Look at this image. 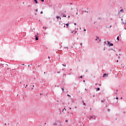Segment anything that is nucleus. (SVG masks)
Listing matches in <instances>:
<instances>
[{"mask_svg":"<svg viewBox=\"0 0 126 126\" xmlns=\"http://www.w3.org/2000/svg\"><path fill=\"white\" fill-rule=\"evenodd\" d=\"M108 42V44L109 45V46H114V44L111 43L110 41H107Z\"/></svg>","mask_w":126,"mask_h":126,"instance_id":"f03ea898","label":"nucleus"},{"mask_svg":"<svg viewBox=\"0 0 126 126\" xmlns=\"http://www.w3.org/2000/svg\"><path fill=\"white\" fill-rule=\"evenodd\" d=\"M106 43V41H105V42H104V44H105Z\"/></svg>","mask_w":126,"mask_h":126,"instance_id":"c756f323","label":"nucleus"},{"mask_svg":"<svg viewBox=\"0 0 126 126\" xmlns=\"http://www.w3.org/2000/svg\"><path fill=\"white\" fill-rule=\"evenodd\" d=\"M64 49H68V47H64Z\"/></svg>","mask_w":126,"mask_h":126,"instance_id":"a211bd4d","label":"nucleus"},{"mask_svg":"<svg viewBox=\"0 0 126 126\" xmlns=\"http://www.w3.org/2000/svg\"><path fill=\"white\" fill-rule=\"evenodd\" d=\"M116 99H117V100H118V99H119L118 97H116Z\"/></svg>","mask_w":126,"mask_h":126,"instance_id":"aec40b11","label":"nucleus"},{"mask_svg":"<svg viewBox=\"0 0 126 126\" xmlns=\"http://www.w3.org/2000/svg\"><path fill=\"white\" fill-rule=\"evenodd\" d=\"M69 109H71V110L72 109V108H69Z\"/></svg>","mask_w":126,"mask_h":126,"instance_id":"c9c22d12","label":"nucleus"},{"mask_svg":"<svg viewBox=\"0 0 126 126\" xmlns=\"http://www.w3.org/2000/svg\"><path fill=\"white\" fill-rule=\"evenodd\" d=\"M71 12H72V14H73V15H75V10H76V11H78V10H77V8H73L72 7L71 8ZM76 15H78V12H76Z\"/></svg>","mask_w":126,"mask_h":126,"instance_id":"f257e3e1","label":"nucleus"},{"mask_svg":"<svg viewBox=\"0 0 126 126\" xmlns=\"http://www.w3.org/2000/svg\"><path fill=\"white\" fill-rule=\"evenodd\" d=\"M83 9L82 8H80V13H83V12H82Z\"/></svg>","mask_w":126,"mask_h":126,"instance_id":"20e7f679","label":"nucleus"},{"mask_svg":"<svg viewBox=\"0 0 126 126\" xmlns=\"http://www.w3.org/2000/svg\"><path fill=\"white\" fill-rule=\"evenodd\" d=\"M84 82H85V80H84Z\"/></svg>","mask_w":126,"mask_h":126,"instance_id":"6e6d98bb","label":"nucleus"},{"mask_svg":"<svg viewBox=\"0 0 126 126\" xmlns=\"http://www.w3.org/2000/svg\"><path fill=\"white\" fill-rule=\"evenodd\" d=\"M117 62L118 63V62H119V60H117Z\"/></svg>","mask_w":126,"mask_h":126,"instance_id":"7c9ffc66","label":"nucleus"},{"mask_svg":"<svg viewBox=\"0 0 126 126\" xmlns=\"http://www.w3.org/2000/svg\"><path fill=\"white\" fill-rule=\"evenodd\" d=\"M45 125H46V123H45Z\"/></svg>","mask_w":126,"mask_h":126,"instance_id":"5fc2aeb1","label":"nucleus"},{"mask_svg":"<svg viewBox=\"0 0 126 126\" xmlns=\"http://www.w3.org/2000/svg\"><path fill=\"white\" fill-rule=\"evenodd\" d=\"M28 87V85H26L25 88H27Z\"/></svg>","mask_w":126,"mask_h":126,"instance_id":"cd10ccee","label":"nucleus"},{"mask_svg":"<svg viewBox=\"0 0 126 126\" xmlns=\"http://www.w3.org/2000/svg\"><path fill=\"white\" fill-rule=\"evenodd\" d=\"M65 25L67 26V27H68V24H66Z\"/></svg>","mask_w":126,"mask_h":126,"instance_id":"dca6fc26","label":"nucleus"},{"mask_svg":"<svg viewBox=\"0 0 126 126\" xmlns=\"http://www.w3.org/2000/svg\"><path fill=\"white\" fill-rule=\"evenodd\" d=\"M63 16H65V15H63Z\"/></svg>","mask_w":126,"mask_h":126,"instance_id":"473e14b6","label":"nucleus"},{"mask_svg":"<svg viewBox=\"0 0 126 126\" xmlns=\"http://www.w3.org/2000/svg\"><path fill=\"white\" fill-rule=\"evenodd\" d=\"M62 65H63V66L66 67V64H62Z\"/></svg>","mask_w":126,"mask_h":126,"instance_id":"6e6552de","label":"nucleus"},{"mask_svg":"<svg viewBox=\"0 0 126 126\" xmlns=\"http://www.w3.org/2000/svg\"><path fill=\"white\" fill-rule=\"evenodd\" d=\"M40 13H41V14H42V13H43V11H41Z\"/></svg>","mask_w":126,"mask_h":126,"instance_id":"4be33fe9","label":"nucleus"},{"mask_svg":"<svg viewBox=\"0 0 126 126\" xmlns=\"http://www.w3.org/2000/svg\"><path fill=\"white\" fill-rule=\"evenodd\" d=\"M37 35H38V33H37Z\"/></svg>","mask_w":126,"mask_h":126,"instance_id":"09e8293b","label":"nucleus"},{"mask_svg":"<svg viewBox=\"0 0 126 126\" xmlns=\"http://www.w3.org/2000/svg\"><path fill=\"white\" fill-rule=\"evenodd\" d=\"M117 40H118V41H119V36L117 37Z\"/></svg>","mask_w":126,"mask_h":126,"instance_id":"4468645a","label":"nucleus"},{"mask_svg":"<svg viewBox=\"0 0 126 126\" xmlns=\"http://www.w3.org/2000/svg\"><path fill=\"white\" fill-rule=\"evenodd\" d=\"M35 40L37 41L38 40V36H35Z\"/></svg>","mask_w":126,"mask_h":126,"instance_id":"39448f33","label":"nucleus"},{"mask_svg":"<svg viewBox=\"0 0 126 126\" xmlns=\"http://www.w3.org/2000/svg\"><path fill=\"white\" fill-rule=\"evenodd\" d=\"M121 99H123V97H121Z\"/></svg>","mask_w":126,"mask_h":126,"instance_id":"c03bdc74","label":"nucleus"},{"mask_svg":"<svg viewBox=\"0 0 126 126\" xmlns=\"http://www.w3.org/2000/svg\"><path fill=\"white\" fill-rule=\"evenodd\" d=\"M101 102H104V99L101 100Z\"/></svg>","mask_w":126,"mask_h":126,"instance_id":"2eb2a0df","label":"nucleus"},{"mask_svg":"<svg viewBox=\"0 0 126 126\" xmlns=\"http://www.w3.org/2000/svg\"><path fill=\"white\" fill-rule=\"evenodd\" d=\"M68 18H70V16H68Z\"/></svg>","mask_w":126,"mask_h":126,"instance_id":"603ef678","label":"nucleus"},{"mask_svg":"<svg viewBox=\"0 0 126 126\" xmlns=\"http://www.w3.org/2000/svg\"><path fill=\"white\" fill-rule=\"evenodd\" d=\"M34 1L35 2V3H38V1H37V0H34Z\"/></svg>","mask_w":126,"mask_h":126,"instance_id":"0eeeda50","label":"nucleus"},{"mask_svg":"<svg viewBox=\"0 0 126 126\" xmlns=\"http://www.w3.org/2000/svg\"><path fill=\"white\" fill-rule=\"evenodd\" d=\"M100 90V88H98L97 89H96V91H99Z\"/></svg>","mask_w":126,"mask_h":126,"instance_id":"9d476101","label":"nucleus"},{"mask_svg":"<svg viewBox=\"0 0 126 126\" xmlns=\"http://www.w3.org/2000/svg\"><path fill=\"white\" fill-rule=\"evenodd\" d=\"M120 11H121V12H124V9H121V10H120Z\"/></svg>","mask_w":126,"mask_h":126,"instance_id":"f8f14e48","label":"nucleus"},{"mask_svg":"<svg viewBox=\"0 0 126 126\" xmlns=\"http://www.w3.org/2000/svg\"><path fill=\"white\" fill-rule=\"evenodd\" d=\"M75 108H76V109L77 108V107H76V106L75 107Z\"/></svg>","mask_w":126,"mask_h":126,"instance_id":"3c124183","label":"nucleus"},{"mask_svg":"<svg viewBox=\"0 0 126 126\" xmlns=\"http://www.w3.org/2000/svg\"><path fill=\"white\" fill-rule=\"evenodd\" d=\"M65 122L67 123L68 122V120H65Z\"/></svg>","mask_w":126,"mask_h":126,"instance_id":"b1692460","label":"nucleus"},{"mask_svg":"<svg viewBox=\"0 0 126 126\" xmlns=\"http://www.w3.org/2000/svg\"><path fill=\"white\" fill-rule=\"evenodd\" d=\"M83 105H84L85 106L86 105V104H85V102H84Z\"/></svg>","mask_w":126,"mask_h":126,"instance_id":"a878e982","label":"nucleus"},{"mask_svg":"<svg viewBox=\"0 0 126 126\" xmlns=\"http://www.w3.org/2000/svg\"><path fill=\"white\" fill-rule=\"evenodd\" d=\"M99 39V37H96V39H95V41H97Z\"/></svg>","mask_w":126,"mask_h":126,"instance_id":"9b49d317","label":"nucleus"},{"mask_svg":"<svg viewBox=\"0 0 126 126\" xmlns=\"http://www.w3.org/2000/svg\"><path fill=\"white\" fill-rule=\"evenodd\" d=\"M83 78V76H80V78Z\"/></svg>","mask_w":126,"mask_h":126,"instance_id":"393cba45","label":"nucleus"},{"mask_svg":"<svg viewBox=\"0 0 126 126\" xmlns=\"http://www.w3.org/2000/svg\"><path fill=\"white\" fill-rule=\"evenodd\" d=\"M70 4H72V3H70Z\"/></svg>","mask_w":126,"mask_h":126,"instance_id":"de8ad7c7","label":"nucleus"},{"mask_svg":"<svg viewBox=\"0 0 126 126\" xmlns=\"http://www.w3.org/2000/svg\"><path fill=\"white\" fill-rule=\"evenodd\" d=\"M38 9H36V11H37Z\"/></svg>","mask_w":126,"mask_h":126,"instance_id":"58836bf2","label":"nucleus"},{"mask_svg":"<svg viewBox=\"0 0 126 126\" xmlns=\"http://www.w3.org/2000/svg\"><path fill=\"white\" fill-rule=\"evenodd\" d=\"M17 1H18V0H16Z\"/></svg>","mask_w":126,"mask_h":126,"instance_id":"49530a36","label":"nucleus"},{"mask_svg":"<svg viewBox=\"0 0 126 126\" xmlns=\"http://www.w3.org/2000/svg\"><path fill=\"white\" fill-rule=\"evenodd\" d=\"M105 76H106V77H108V74H104L103 76H102V77H104Z\"/></svg>","mask_w":126,"mask_h":126,"instance_id":"423d86ee","label":"nucleus"},{"mask_svg":"<svg viewBox=\"0 0 126 126\" xmlns=\"http://www.w3.org/2000/svg\"><path fill=\"white\" fill-rule=\"evenodd\" d=\"M61 126H62V124H61Z\"/></svg>","mask_w":126,"mask_h":126,"instance_id":"a18cd8bd","label":"nucleus"},{"mask_svg":"<svg viewBox=\"0 0 126 126\" xmlns=\"http://www.w3.org/2000/svg\"><path fill=\"white\" fill-rule=\"evenodd\" d=\"M60 25H62V26H63V27H65V24H63V23H60Z\"/></svg>","mask_w":126,"mask_h":126,"instance_id":"7ed1b4c3","label":"nucleus"},{"mask_svg":"<svg viewBox=\"0 0 126 126\" xmlns=\"http://www.w3.org/2000/svg\"><path fill=\"white\" fill-rule=\"evenodd\" d=\"M85 90H86V91H87V89H85Z\"/></svg>","mask_w":126,"mask_h":126,"instance_id":"8fccbe9b","label":"nucleus"},{"mask_svg":"<svg viewBox=\"0 0 126 126\" xmlns=\"http://www.w3.org/2000/svg\"><path fill=\"white\" fill-rule=\"evenodd\" d=\"M100 41H101V40H100V39H99V42H100Z\"/></svg>","mask_w":126,"mask_h":126,"instance_id":"a19ab883","label":"nucleus"},{"mask_svg":"<svg viewBox=\"0 0 126 126\" xmlns=\"http://www.w3.org/2000/svg\"><path fill=\"white\" fill-rule=\"evenodd\" d=\"M32 87H34V85H32Z\"/></svg>","mask_w":126,"mask_h":126,"instance_id":"f704fd0d","label":"nucleus"},{"mask_svg":"<svg viewBox=\"0 0 126 126\" xmlns=\"http://www.w3.org/2000/svg\"><path fill=\"white\" fill-rule=\"evenodd\" d=\"M111 27H112V26H110V27H108V28H111Z\"/></svg>","mask_w":126,"mask_h":126,"instance_id":"5701e85b","label":"nucleus"},{"mask_svg":"<svg viewBox=\"0 0 126 126\" xmlns=\"http://www.w3.org/2000/svg\"><path fill=\"white\" fill-rule=\"evenodd\" d=\"M57 125H58V124L56 122H55V123L53 124L54 126Z\"/></svg>","mask_w":126,"mask_h":126,"instance_id":"1a4fd4ad","label":"nucleus"},{"mask_svg":"<svg viewBox=\"0 0 126 126\" xmlns=\"http://www.w3.org/2000/svg\"><path fill=\"white\" fill-rule=\"evenodd\" d=\"M67 95H68V96L70 97V95H68V94Z\"/></svg>","mask_w":126,"mask_h":126,"instance_id":"2f4dec72","label":"nucleus"},{"mask_svg":"<svg viewBox=\"0 0 126 126\" xmlns=\"http://www.w3.org/2000/svg\"><path fill=\"white\" fill-rule=\"evenodd\" d=\"M83 45V43H80V45L82 46Z\"/></svg>","mask_w":126,"mask_h":126,"instance_id":"412c9836","label":"nucleus"},{"mask_svg":"<svg viewBox=\"0 0 126 126\" xmlns=\"http://www.w3.org/2000/svg\"><path fill=\"white\" fill-rule=\"evenodd\" d=\"M84 31H86V29H84Z\"/></svg>","mask_w":126,"mask_h":126,"instance_id":"c85d7f7f","label":"nucleus"},{"mask_svg":"<svg viewBox=\"0 0 126 126\" xmlns=\"http://www.w3.org/2000/svg\"><path fill=\"white\" fill-rule=\"evenodd\" d=\"M41 0V1H42V2H44V0Z\"/></svg>","mask_w":126,"mask_h":126,"instance_id":"6ab92c4d","label":"nucleus"},{"mask_svg":"<svg viewBox=\"0 0 126 126\" xmlns=\"http://www.w3.org/2000/svg\"><path fill=\"white\" fill-rule=\"evenodd\" d=\"M59 18H60V20H61V18H60V17H58V16L57 17V19H59Z\"/></svg>","mask_w":126,"mask_h":126,"instance_id":"ddd939ff","label":"nucleus"},{"mask_svg":"<svg viewBox=\"0 0 126 126\" xmlns=\"http://www.w3.org/2000/svg\"><path fill=\"white\" fill-rule=\"evenodd\" d=\"M63 111H64V110H63L62 111V112H63Z\"/></svg>","mask_w":126,"mask_h":126,"instance_id":"e433bc0d","label":"nucleus"},{"mask_svg":"<svg viewBox=\"0 0 126 126\" xmlns=\"http://www.w3.org/2000/svg\"><path fill=\"white\" fill-rule=\"evenodd\" d=\"M4 125L6 126V124H5Z\"/></svg>","mask_w":126,"mask_h":126,"instance_id":"4c0bfd02","label":"nucleus"},{"mask_svg":"<svg viewBox=\"0 0 126 126\" xmlns=\"http://www.w3.org/2000/svg\"><path fill=\"white\" fill-rule=\"evenodd\" d=\"M62 89V91H63V92H64V88H63Z\"/></svg>","mask_w":126,"mask_h":126,"instance_id":"f3484780","label":"nucleus"},{"mask_svg":"<svg viewBox=\"0 0 126 126\" xmlns=\"http://www.w3.org/2000/svg\"><path fill=\"white\" fill-rule=\"evenodd\" d=\"M58 73H60V72H58Z\"/></svg>","mask_w":126,"mask_h":126,"instance_id":"37998d69","label":"nucleus"},{"mask_svg":"<svg viewBox=\"0 0 126 126\" xmlns=\"http://www.w3.org/2000/svg\"><path fill=\"white\" fill-rule=\"evenodd\" d=\"M74 25H75V26H76V23H74Z\"/></svg>","mask_w":126,"mask_h":126,"instance_id":"bb28decb","label":"nucleus"},{"mask_svg":"<svg viewBox=\"0 0 126 126\" xmlns=\"http://www.w3.org/2000/svg\"><path fill=\"white\" fill-rule=\"evenodd\" d=\"M38 9H36V11H37Z\"/></svg>","mask_w":126,"mask_h":126,"instance_id":"ea45409f","label":"nucleus"},{"mask_svg":"<svg viewBox=\"0 0 126 126\" xmlns=\"http://www.w3.org/2000/svg\"><path fill=\"white\" fill-rule=\"evenodd\" d=\"M30 65H28V67H30Z\"/></svg>","mask_w":126,"mask_h":126,"instance_id":"79ce46f5","label":"nucleus"},{"mask_svg":"<svg viewBox=\"0 0 126 126\" xmlns=\"http://www.w3.org/2000/svg\"><path fill=\"white\" fill-rule=\"evenodd\" d=\"M48 59H50V57H48Z\"/></svg>","mask_w":126,"mask_h":126,"instance_id":"72a5a7b5","label":"nucleus"},{"mask_svg":"<svg viewBox=\"0 0 126 126\" xmlns=\"http://www.w3.org/2000/svg\"><path fill=\"white\" fill-rule=\"evenodd\" d=\"M90 110H92V108H90Z\"/></svg>","mask_w":126,"mask_h":126,"instance_id":"864d4df0","label":"nucleus"},{"mask_svg":"<svg viewBox=\"0 0 126 126\" xmlns=\"http://www.w3.org/2000/svg\"><path fill=\"white\" fill-rule=\"evenodd\" d=\"M126 30V29H125Z\"/></svg>","mask_w":126,"mask_h":126,"instance_id":"4d7b16f0","label":"nucleus"}]
</instances>
